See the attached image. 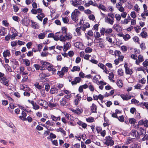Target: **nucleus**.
<instances>
[{"instance_id":"1","label":"nucleus","mask_w":148,"mask_h":148,"mask_svg":"<svg viewBox=\"0 0 148 148\" xmlns=\"http://www.w3.org/2000/svg\"><path fill=\"white\" fill-rule=\"evenodd\" d=\"M0 82L6 86H8L9 84L10 81L5 74L0 72Z\"/></svg>"},{"instance_id":"2","label":"nucleus","mask_w":148,"mask_h":148,"mask_svg":"<svg viewBox=\"0 0 148 148\" xmlns=\"http://www.w3.org/2000/svg\"><path fill=\"white\" fill-rule=\"evenodd\" d=\"M114 16L113 13L110 12L108 13V17L105 18V22L108 24L112 25L114 21Z\"/></svg>"},{"instance_id":"3","label":"nucleus","mask_w":148,"mask_h":148,"mask_svg":"<svg viewBox=\"0 0 148 148\" xmlns=\"http://www.w3.org/2000/svg\"><path fill=\"white\" fill-rule=\"evenodd\" d=\"M80 12L78 10L75 9L71 15L72 19L76 23H77L78 20V17Z\"/></svg>"},{"instance_id":"4","label":"nucleus","mask_w":148,"mask_h":148,"mask_svg":"<svg viewBox=\"0 0 148 148\" xmlns=\"http://www.w3.org/2000/svg\"><path fill=\"white\" fill-rule=\"evenodd\" d=\"M104 140L105 141L104 144L107 146H112L114 144V140H112V138L109 136H106Z\"/></svg>"},{"instance_id":"5","label":"nucleus","mask_w":148,"mask_h":148,"mask_svg":"<svg viewBox=\"0 0 148 148\" xmlns=\"http://www.w3.org/2000/svg\"><path fill=\"white\" fill-rule=\"evenodd\" d=\"M72 79V77L70 76L69 79V81L71 82L72 85H76L77 84L79 83L82 80V79L79 77H75L74 79V81H71Z\"/></svg>"},{"instance_id":"6","label":"nucleus","mask_w":148,"mask_h":148,"mask_svg":"<svg viewBox=\"0 0 148 148\" xmlns=\"http://www.w3.org/2000/svg\"><path fill=\"white\" fill-rule=\"evenodd\" d=\"M21 23L23 25L28 26L30 23V21L28 17L25 16L21 21Z\"/></svg>"},{"instance_id":"7","label":"nucleus","mask_w":148,"mask_h":148,"mask_svg":"<svg viewBox=\"0 0 148 148\" xmlns=\"http://www.w3.org/2000/svg\"><path fill=\"white\" fill-rule=\"evenodd\" d=\"M138 59L136 60L135 63L137 65H139L140 62L144 61V60L143 56L141 54L138 56Z\"/></svg>"},{"instance_id":"8","label":"nucleus","mask_w":148,"mask_h":148,"mask_svg":"<svg viewBox=\"0 0 148 148\" xmlns=\"http://www.w3.org/2000/svg\"><path fill=\"white\" fill-rule=\"evenodd\" d=\"M27 101L31 104L33 106V108L35 110H38L39 109L40 106L36 103L33 100H30L29 99L27 100Z\"/></svg>"},{"instance_id":"9","label":"nucleus","mask_w":148,"mask_h":148,"mask_svg":"<svg viewBox=\"0 0 148 148\" xmlns=\"http://www.w3.org/2000/svg\"><path fill=\"white\" fill-rule=\"evenodd\" d=\"M37 103L42 106L45 107L47 106L48 103L45 100L43 99H39L37 100Z\"/></svg>"},{"instance_id":"10","label":"nucleus","mask_w":148,"mask_h":148,"mask_svg":"<svg viewBox=\"0 0 148 148\" xmlns=\"http://www.w3.org/2000/svg\"><path fill=\"white\" fill-rule=\"evenodd\" d=\"M113 29L118 32H120L122 31V29L119 24H114L113 27Z\"/></svg>"},{"instance_id":"11","label":"nucleus","mask_w":148,"mask_h":148,"mask_svg":"<svg viewBox=\"0 0 148 148\" xmlns=\"http://www.w3.org/2000/svg\"><path fill=\"white\" fill-rule=\"evenodd\" d=\"M71 110L77 114H79L82 112V110L81 108H77L76 110L73 108H71Z\"/></svg>"},{"instance_id":"12","label":"nucleus","mask_w":148,"mask_h":148,"mask_svg":"<svg viewBox=\"0 0 148 148\" xmlns=\"http://www.w3.org/2000/svg\"><path fill=\"white\" fill-rule=\"evenodd\" d=\"M145 29H146V28H143L142 29V30L143 31L141 32L140 36L143 38H146L148 37V35L147 33L144 31Z\"/></svg>"},{"instance_id":"13","label":"nucleus","mask_w":148,"mask_h":148,"mask_svg":"<svg viewBox=\"0 0 148 148\" xmlns=\"http://www.w3.org/2000/svg\"><path fill=\"white\" fill-rule=\"evenodd\" d=\"M21 114L22 115L19 117V119L23 121L27 120V118H26L27 116V114L24 111H23Z\"/></svg>"},{"instance_id":"14","label":"nucleus","mask_w":148,"mask_h":148,"mask_svg":"<svg viewBox=\"0 0 148 148\" xmlns=\"http://www.w3.org/2000/svg\"><path fill=\"white\" fill-rule=\"evenodd\" d=\"M137 132L136 133V130H132L131 132V135L133 137V138H132L133 139V140H135L136 139L135 138L137 135Z\"/></svg>"},{"instance_id":"15","label":"nucleus","mask_w":148,"mask_h":148,"mask_svg":"<svg viewBox=\"0 0 148 148\" xmlns=\"http://www.w3.org/2000/svg\"><path fill=\"white\" fill-rule=\"evenodd\" d=\"M6 33L7 31L6 28L3 27H1L0 28V35L4 36Z\"/></svg>"},{"instance_id":"16","label":"nucleus","mask_w":148,"mask_h":148,"mask_svg":"<svg viewBox=\"0 0 148 148\" xmlns=\"http://www.w3.org/2000/svg\"><path fill=\"white\" fill-rule=\"evenodd\" d=\"M70 2L71 4L74 7H78L79 5H80L79 3V1L77 0L71 1Z\"/></svg>"},{"instance_id":"17","label":"nucleus","mask_w":148,"mask_h":148,"mask_svg":"<svg viewBox=\"0 0 148 148\" xmlns=\"http://www.w3.org/2000/svg\"><path fill=\"white\" fill-rule=\"evenodd\" d=\"M130 144H131L130 147L131 148H140L138 144L135 142L132 141L131 140H130Z\"/></svg>"},{"instance_id":"18","label":"nucleus","mask_w":148,"mask_h":148,"mask_svg":"<svg viewBox=\"0 0 148 148\" xmlns=\"http://www.w3.org/2000/svg\"><path fill=\"white\" fill-rule=\"evenodd\" d=\"M68 100H67L66 99H65L64 97L60 100V104L62 106H64L66 105L67 103V102Z\"/></svg>"},{"instance_id":"19","label":"nucleus","mask_w":148,"mask_h":148,"mask_svg":"<svg viewBox=\"0 0 148 148\" xmlns=\"http://www.w3.org/2000/svg\"><path fill=\"white\" fill-rule=\"evenodd\" d=\"M144 129L141 127H138L137 130V133L138 134L142 135L145 132Z\"/></svg>"},{"instance_id":"20","label":"nucleus","mask_w":148,"mask_h":148,"mask_svg":"<svg viewBox=\"0 0 148 148\" xmlns=\"http://www.w3.org/2000/svg\"><path fill=\"white\" fill-rule=\"evenodd\" d=\"M99 40H101V41H99L98 42L99 44V47H100L101 48H103L105 47V45L104 44V43L103 42H104V39L102 38H99Z\"/></svg>"},{"instance_id":"21","label":"nucleus","mask_w":148,"mask_h":148,"mask_svg":"<svg viewBox=\"0 0 148 148\" xmlns=\"http://www.w3.org/2000/svg\"><path fill=\"white\" fill-rule=\"evenodd\" d=\"M11 54L10 51L8 49L5 51L3 52V55L4 58H6L7 56H10Z\"/></svg>"},{"instance_id":"22","label":"nucleus","mask_w":148,"mask_h":148,"mask_svg":"<svg viewBox=\"0 0 148 148\" xmlns=\"http://www.w3.org/2000/svg\"><path fill=\"white\" fill-rule=\"evenodd\" d=\"M91 111L92 113H97V106L94 103H92L91 106Z\"/></svg>"},{"instance_id":"23","label":"nucleus","mask_w":148,"mask_h":148,"mask_svg":"<svg viewBox=\"0 0 148 148\" xmlns=\"http://www.w3.org/2000/svg\"><path fill=\"white\" fill-rule=\"evenodd\" d=\"M51 116L52 121H56L58 120L60 121V116L58 117H56L54 115L51 114Z\"/></svg>"},{"instance_id":"24","label":"nucleus","mask_w":148,"mask_h":148,"mask_svg":"<svg viewBox=\"0 0 148 148\" xmlns=\"http://www.w3.org/2000/svg\"><path fill=\"white\" fill-rule=\"evenodd\" d=\"M48 105L49 107L51 108L58 107L59 106V104L57 102L48 103Z\"/></svg>"},{"instance_id":"25","label":"nucleus","mask_w":148,"mask_h":148,"mask_svg":"<svg viewBox=\"0 0 148 148\" xmlns=\"http://www.w3.org/2000/svg\"><path fill=\"white\" fill-rule=\"evenodd\" d=\"M96 6L99 9H101L102 10L104 11H106V7L103 5L101 4H99V5H98L97 4Z\"/></svg>"},{"instance_id":"26","label":"nucleus","mask_w":148,"mask_h":148,"mask_svg":"<svg viewBox=\"0 0 148 148\" xmlns=\"http://www.w3.org/2000/svg\"><path fill=\"white\" fill-rule=\"evenodd\" d=\"M31 23V26L32 28L34 29H38L39 28V26L36 22L32 21Z\"/></svg>"},{"instance_id":"27","label":"nucleus","mask_w":148,"mask_h":148,"mask_svg":"<svg viewBox=\"0 0 148 148\" xmlns=\"http://www.w3.org/2000/svg\"><path fill=\"white\" fill-rule=\"evenodd\" d=\"M50 92L52 94L56 93L58 92V90L56 88H51L50 89Z\"/></svg>"},{"instance_id":"28","label":"nucleus","mask_w":148,"mask_h":148,"mask_svg":"<svg viewBox=\"0 0 148 148\" xmlns=\"http://www.w3.org/2000/svg\"><path fill=\"white\" fill-rule=\"evenodd\" d=\"M116 84L119 88H121L123 85L122 80L120 79H117Z\"/></svg>"},{"instance_id":"29","label":"nucleus","mask_w":148,"mask_h":148,"mask_svg":"<svg viewBox=\"0 0 148 148\" xmlns=\"http://www.w3.org/2000/svg\"><path fill=\"white\" fill-rule=\"evenodd\" d=\"M109 79L111 82H114L115 81L113 79V78H114V75L113 73L111 72L109 73Z\"/></svg>"},{"instance_id":"30","label":"nucleus","mask_w":148,"mask_h":148,"mask_svg":"<svg viewBox=\"0 0 148 148\" xmlns=\"http://www.w3.org/2000/svg\"><path fill=\"white\" fill-rule=\"evenodd\" d=\"M124 67L125 69V72L126 74H130V69L128 67L127 64L125 63L124 66Z\"/></svg>"},{"instance_id":"31","label":"nucleus","mask_w":148,"mask_h":148,"mask_svg":"<svg viewBox=\"0 0 148 148\" xmlns=\"http://www.w3.org/2000/svg\"><path fill=\"white\" fill-rule=\"evenodd\" d=\"M141 16L143 18L145 19V16H148V10H147L144 11L143 13H142Z\"/></svg>"},{"instance_id":"32","label":"nucleus","mask_w":148,"mask_h":148,"mask_svg":"<svg viewBox=\"0 0 148 148\" xmlns=\"http://www.w3.org/2000/svg\"><path fill=\"white\" fill-rule=\"evenodd\" d=\"M40 63L42 65H44V66H47L50 63L47 62L46 61L44 60H41L40 61Z\"/></svg>"},{"instance_id":"33","label":"nucleus","mask_w":148,"mask_h":148,"mask_svg":"<svg viewBox=\"0 0 148 148\" xmlns=\"http://www.w3.org/2000/svg\"><path fill=\"white\" fill-rule=\"evenodd\" d=\"M88 87L91 91L92 92L94 91V86L91 82H90L88 83Z\"/></svg>"},{"instance_id":"34","label":"nucleus","mask_w":148,"mask_h":148,"mask_svg":"<svg viewBox=\"0 0 148 148\" xmlns=\"http://www.w3.org/2000/svg\"><path fill=\"white\" fill-rule=\"evenodd\" d=\"M36 45L37 47L38 51H41V49L43 46V45L42 43H40V44H36Z\"/></svg>"},{"instance_id":"35","label":"nucleus","mask_w":148,"mask_h":148,"mask_svg":"<svg viewBox=\"0 0 148 148\" xmlns=\"http://www.w3.org/2000/svg\"><path fill=\"white\" fill-rule=\"evenodd\" d=\"M34 85L36 88L39 90L43 88L42 86L40 85L38 82H36Z\"/></svg>"},{"instance_id":"36","label":"nucleus","mask_w":148,"mask_h":148,"mask_svg":"<svg viewBox=\"0 0 148 148\" xmlns=\"http://www.w3.org/2000/svg\"><path fill=\"white\" fill-rule=\"evenodd\" d=\"M80 70V67L79 66H75L73 67L71 71L72 72H74L75 71H79Z\"/></svg>"},{"instance_id":"37","label":"nucleus","mask_w":148,"mask_h":148,"mask_svg":"<svg viewBox=\"0 0 148 148\" xmlns=\"http://www.w3.org/2000/svg\"><path fill=\"white\" fill-rule=\"evenodd\" d=\"M45 33H41L38 35V37L40 39H43L45 38Z\"/></svg>"},{"instance_id":"38","label":"nucleus","mask_w":148,"mask_h":148,"mask_svg":"<svg viewBox=\"0 0 148 148\" xmlns=\"http://www.w3.org/2000/svg\"><path fill=\"white\" fill-rule=\"evenodd\" d=\"M121 97L123 100H127L130 99V97H128L124 94L121 95Z\"/></svg>"},{"instance_id":"39","label":"nucleus","mask_w":148,"mask_h":148,"mask_svg":"<svg viewBox=\"0 0 148 148\" xmlns=\"http://www.w3.org/2000/svg\"><path fill=\"white\" fill-rule=\"evenodd\" d=\"M81 27L77 28L75 29V31L77 32V34L78 36H80L81 35Z\"/></svg>"},{"instance_id":"40","label":"nucleus","mask_w":148,"mask_h":148,"mask_svg":"<svg viewBox=\"0 0 148 148\" xmlns=\"http://www.w3.org/2000/svg\"><path fill=\"white\" fill-rule=\"evenodd\" d=\"M134 10L138 12L140 10V9L137 4H136L134 6Z\"/></svg>"},{"instance_id":"41","label":"nucleus","mask_w":148,"mask_h":148,"mask_svg":"<svg viewBox=\"0 0 148 148\" xmlns=\"http://www.w3.org/2000/svg\"><path fill=\"white\" fill-rule=\"evenodd\" d=\"M23 62L26 66H29L30 64V62L27 59H24Z\"/></svg>"},{"instance_id":"42","label":"nucleus","mask_w":148,"mask_h":148,"mask_svg":"<svg viewBox=\"0 0 148 148\" xmlns=\"http://www.w3.org/2000/svg\"><path fill=\"white\" fill-rule=\"evenodd\" d=\"M134 29L137 33H139L141 29L140 27L139 26H136L134 27Z\"/></svg>"},{"instance_id":"43","label":"nucleus","mask_w":148,"mask_h":148,"mask_svg":"<svg viewBox=\"0 0 148 148\" xmlns=\"http://www.w3.org/2000/svg\"><path fill=\"white\" fill-rule=\"evenodd\" d=\"M58 132L60 131L61 132L63 133L64 135L65 136L66 135V132L62 128H60L59 129H58Z\"/></svg>"},{"instance_id":"44","label":"nucleus","mask_w":148,"mask_h":148,"mask_svg":"<svg viewBox=\"0 0 148 148\" xmlns=\"http://www.w3.org/2000/svg\"><path fill=\"white\" fill-rule=\"evenodd\" d=\"M118 74L121 76L123 75V70L121 69H119L118 70Z\"/></svg>"},{"instance_id":"45","label":"nucleus","mask_w":148,"mask_h":148,"mask_svg":"<svg viewBox=\"0 0 148 148\" xmlns=\"http://www.w3.org/2000/svg\"><path fill=\"white\" fill-rule=\"evenodd\" d=\"M72 95L70 94L65 95L63 97L65 99H66L68 101L70 100V99Z\"/></svg>"},{"instance_id":"46","label":"nucleus","mask_w":148,"mask_h":148,"mask_svg":"<svg viewBox=\"0 0 148 148\" xmlns=\"http://www.w3.org/2000/svg\"><path fill=\"white\" fill-rule=\"evenodd\" d=\"M62 21L64 23H68L69 21V19L67 17H62Z\"/></svg>"},{"instance_id":"47","label":"nucleus","mask_w":148,"mask_h":148,"mask_svg":"<svg viewBox=\"0 0 148 148\" xmlns=\"http://www.w3.org/2000/svg\"><path fill=\"white\" fill-rule=\"evenodd\" d=\"M57 74L61 78L63 77L64 75V73L61 71H58Z\"/></svg>"},{"instance_id":"48","label":"nucleus","mask_w":148,"mask_h":148,"mask_svg":"<svg viewBox=\"0 0 148 148\" xmlns=\"http://www.w3.org/2000/svg\"><path fill=\"white\" fill-rule=\"evenodd\" d=\"M112 30L111 28H109L106 29H105V33L106 34H110L112 32Z\"/></svg>"},{"instance_id":"49","label":"nucleus","mask_w":148,"mask_h":148,"mask_svg":"<svg viewBox=\"0 0 148 148\" xmlns=\"http://www.w3.org/2000/svg\"><path fill=\"white\" fill-rule=\"evenodd\" d=\"M140 47L142 49H146V46L145 43L143 42H142L140 45Z\"/></svg>"},{"instance_id":"50","label":"nucleus","mask_w":148,"mask_h":148,"mask_svg":"<svg viewBox=\"0 0 148 148\" xmlns=\"http://www.w3.org/2000/svg\"><path fill=\"white\" fill-rule=\"evenodd\" d=\"M132 39L135 42H138V43H139L138 42L139 40V38L138 36H134L132 38Z\"/></svg>"},{"instance_id":"51","label":"nucleus","mask_w":148,"mask_h":148,"mask_svg":"<svg viewBox=\"0 0 148 148\" xmlns=\"http://www.w3.org/2000/svg\"><path fill=\"white\" fill-rule=\"evenodd\" d=\"M61 30L63 34H66L67 33V28L63 27H62Z\"/></svg>"},{"instance_id":"52","label":"nucleus","mask_w":148,"mask_h":148,"mask_svg":"<svg viewBox=\"0 0 148 148\" xmlns=\"http://www.w3.org/2000/svg\"><path fill=\"white\" fill-rule=\"evenodd\" d=\"M143 65L145 67H147L148 66V59H147L143 63Z\"/></svg>"},{"instance_id":"53","label":"nucleus","mask_w":148,"mask_h":148,"mask_svg":"<svg viewBox=\"0 0 148 148\" xmlns=\"http://www.w3.org/2000/svg\"><path fill=\"white\" fill-rule=\"evenodd\" d=\"M61 71H62L64 73H66L68 71V68L66 66H64L62 68Z\"/></svg>"},{"instance_id":"54","label":"nucleus","mask_w":148,"mask_h":148,"mask_svg":"<svg viewBox=\"0 0 148 148\" xmlns=\"http://www.w3.org/2000/svg\"><path fill=\"white\" fill-rule=\"evenodd\" d=\"M94 118L93 117H89L88 118H86V121L88 122H92L94 121Z\"/></svg>"},{"instance_id":"55","label":"nucleus","mask_w":148,"mask_h":148,"mask_svg":"<svg viewBox=\"0 0 148 148\" xmlns=\"http://www.w3.org/2000/svg\"><path fill=\"white\" fill-rule=\"evenodd\" d=\"M92 49L90 47H87L85 49V51L86 53H90L92 51Z\"/></svg>"},{"instance_id":"56","label":"nucleus","mask_w":148,"mask_h":148,"mask_svg":"<svg viewBox=\"0 0 148 148\" xmlns=\"http://www.w3.org/2000/svg\"><path fill=\"white\" fill-rule=\"evenodd\" d=\"M53 67V65L51 63H50V64L47 66V69L48 71H51Z\"/></svg>"},{"instance_id":"57","label":"nucleus","mask_w":148,"mask_h":148,"mask_svg":"<svg viewBox=\"0 0 148 148\" xmlns=\"http://www.w3.org/2000/svg\"><path fill=\"white\" fill-rule=\"evenodd\" d=\"M59 40L60 41L63 42L65 41L66 40L65 37L62 35H61L60 36Z\"/></svg>"},{"instance_id":"58","label":"nucleus","mask_w":148,"mask_h":148,"mask_svg":"<svg viewBox=\"0 0 148 148\" xmlns=\"http://www.w3.org/2000/svg\"><path fill=\"white\" fill-rule=\"evenodd\" d=\"M14 11V12H18L19 9V8L17 5H13Z\"/></svg>"},{"instance_id":"59","label":"nucleus","mask_w":148,"mask_h":148,"mask_svg":"<svg viewBox=\"0 0 148 148\" xmlns=\"http://www.w3.org/2000/svg\"><path fill=\"white\" fill-rule=\"evenodd\" d=\"M101 36L100 33L98 32H96V34H94V37L95 39L97 40Z\"/></svg>"},{"instance_id":"60","label":"nucleus","mask_w":148,"mask_h":148,"mask_svg":"<svg viewBox=\"0 0 148 148\" xmlns=\"http://www.w3.org/2000/svg\"><path fill=\"white\" fill-rule=\"evenodd\" d=\"M100 33L101 35L104 36L105 33V28L102 27V29L100 30Z\"/></svg>"},{"instance_id":"61","label":"nucleus","mask_w":148,"mask_h":148,"mask_svg":"<svg viewBox=\"0 0 148 148\" xmlns=\"http://www.w3.org/2000/svg\"><path fill=\"white\" fill-rule=\"evenodd\" d=\"M110 35H108L106 37V39L107 41H108L109 42L112 43V38H110Z\"/></svg>"},{"instance_id":"62","label":"nucleus","mask_w":148,"mask_h":148,"mask_svg":"<svg viewBox=\"0 0 148 148\" xmlns=\"http://www.w3.org/2000/svg\"><path fill=\"white\" fill-rule=\"evenodd\" d=\"M98 66L103 70H104V68L106 67L103 64L101 63H99Z\"/></svg>"},{"instance_id":"63","label":"nucleus","mask_w":148,"mask_h":148,"mask_svg":"<svg viewBox=\"0 0 148 148\" xmlns=\"http://www.w3.org/2000/svg\"><path fill=\"white\" fill-rule=\"evenodd\" d=\"M32 43L31 42H28L26 45V46L27 48L29 49L31 47L32 45Z\"/></svg>"},{"instance_id":"64","label":"nucleus","mask_w":148,"mask_h":148,"mask_svg":"<svg viewBox=\"0 0 148 148\" xmlns=\"http://www.w3.org/2000/svg\"><path fill=\"white\" fill-rule=\"evenodd\" d=\"M17 36V34L16 33L12 32L11 35V38L13 40L15 38V37Z\"/></svg>"}]
</instances>
